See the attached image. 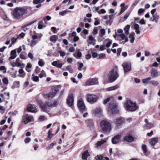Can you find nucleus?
<instances>
[{
	"mask_svg": "<svg viewBox=\"0 0 160 160\" xmlns=\"http://www.w3.org/2000/svg\"><path fill=\"white\" fill-rule=\"evenodd\" d=\"M110 102L108 106V110L110 111L112 114L117 113L118 112L117 105L114 102L113 97H110L104 100L103 103L104 104Z\"/></svg>",
	"mask_w": 160,
	"mask_h": 160,
	"instance_id": "f257e3e1",
	"label": "nucleus"
},
{
	"mask_svg": "<svg viewBox=\"0 0 160 160\" xmlns=\"http://www.w3.org/2000/svg\"><path fill=\"white\" fill-rule=\"evenodd\" d=\"M101 129L103 132L107 134H108L112 129L111 123L107 120L104 119L102 120L100 123Z\"/></svg>",
	"mask_w": 160,
	"mask_h": 160,
	"instance_id": "f03ea898",
	"label": "nucleus"
},
{
	"mask_svg": "<svg viewBox=\"0 0 160 160\" xmlns=\"http://www.w3.org/2000/svg\"><path fill=\"white\" fill-rule=\"evenodd\" d=\"M27 12L26 10L21 8H17L13 10V15L15 18L19 19L22 17L23 15Z\"/></svg>",
	"mask_w": 160,
	"mask_h": 160,
	"instance_id": "7ed1b4c3",
	"label": "nucleus"
},
{
	"mask_svg": "<svg viewBox=\"0 0 160 160\" xmlns=\"http://www.w3.org/2000/svg\"><path fill=\"white\" fill-rule=\"evenodd\" d=\"M119 74L117 72L116 69H112L109 72L108 74L109 81L112 82L115 81L119 77Z\"/></svg>",
	"mask_w": 160,
	"mask_h": 160,
	"instance_id": "20e7f679",
	"label": "nucleus"
},
{
	"mask_svg": "<svg viewBox=\"0 0 160 160\" xmlns=\"http://www.w3.org/2000/svg\"><path fill=\"white\" fill-rule=\"evenodd\" d=\"M138 106L136 103L133 102L130 100H128L126 103V108L127 110L133 112L137 110Z\"/></svg>",
	"mask_w": 160,
	"mask_h": 160,
	"instance_id": "39448f33",
	"label": "nucleus"
},
{
	"mask_svg": "<svg viewBox=\"0 0 160 160\" xmlns=\"http://www.w3.org/2000/svg\"><path fill=\"white\" fill-rule=\"evenodd\" d=\"M58 104V102L57 101H54L52 103L46 102L45 106L42 108V109L44 111L47 112L48 111L46 108L47 107L52 108L56 106Z\"/></svg>",
	"mask_w": 160,
	"mask_h": 160,
	"instance_id": "423d86ee",
	"label": "nucleus"
},
{
	"mask_svg": "<svg viewBox=\"0 0 160 160\" xmlns=\"http://www.w3.org/2000/svg\"><path fill=\"white\" fill-rule=\"evenodd\" d=\"M97 96L93 94H88L87 96V99L88 102L91 104L96 102L98 99Z\"/></svg>",
	"mask_w": 160,
	"mask_h": 160,
	"instance_id": "0eeeda50",
	"label": "nucleus"
},
{
	"mask_svg": "<svg viewBox=\"0 0 160 160\" xmlns=\"http://www.w3.org/2000/svg\"><path fill=\"white\" fill-rule=\"evenodd\" d=\"M125 72H127L131 70V64L129 62H125L122 65Z\"/></svg>",
	"mask_w": 160,
	"mask_h": 160,
	"instance_id": "6e6552de",
	"label": "nucleus"
},
{
	"mask_svg": "<svg viewBox=\"0 0 160 160\" xmlns=\"http://www.w3.org/2000/svg\"><path fill=\"white\" fill-rule=\"evenodd\" d=\"M23 121L25 124H26L28 122L33 121V118L31 116L28 115L27 114H25L23 117Z\"/></svg>",
	"mask_w": 160,
	"mask_h": 160,
	"instance_id": "1a4fd4ad",
	"label": "nucleus"
},
{
	"mask_svg": "<svg viewBox=\"0 0 160 160\" xmlns=\"http://www.w3.org/2000/svg\"><path fill=\"white\" fill-rule=\"evenodd\" d=\"M124 121L123 118L120 117H118L113 120V122L116 126L120 125L123 123Z\"/></svg>",
	"mask_w": 160,
	"mask_h": 160,
	"instance_id": "9d476101",
	"label": "nucleus"
},
{
	"mask_svg": "<svg viewBox=\"0 0 160 160\" xmlns=\"http://www.w3.org/2000/svg\"><path fill=\"white\" fill-rule=\"evenodd\" d=\"M27 110L29 112H35L38 110V109L34 105H29L27 107Z\"/></svg>",
	"mask_w": 160,
	"mask_h": 160,
	"instance_id": "9b49d317",
	"label": "nucleus"
},
{
	"mask_svg": "<svg viewBox=\"0 0 160 160\" xmlns=\"http://www.w3.org/2000/svg\"><path fill=\"white\" fill-rule=\"evenodd\" d=\"M98 83V80L96 78H91L88 80L86 82V85H92Z\"/></svg>",
	"mask_w": 160,
	"mask_h": 160,
	"instance_id": "f8f14e48",
	"label": "nucleus"
},
{
	"mask_svg": "<svg viewBox=\"0 0 160 160\" xmlns=\"http://www.w3.org/2000/svg\"><path fill=\"white\" fill-rule=\"evenodd\" d=\"M121 136L119 135H117L115 136L113 138L112 140V142L113 144H116L120 141Z\"/></svg>",
	"mask_w": 160,
	"mask_h": 160,
	"instance_id": "ddd939ff",
	"label": "nucleus"
},
{
	"mask_svg": "<svg viewBox=\"0 0 160 160\" xmlns=\"http://www.w3.org/2000/svg\"><path fill=\"white\" fill-rule=\"evenodd\" d=\"M74 98L73 95L71 94L68 98L67 102L68 104L70 106H72L73 103Z\"/></svg>",
	"mask_w": 160,
	"mask_h": 160,
	"instance_id": "4468645a",
	"label": "nucleus"
},
{
	"mask_svg": "<svg viewBox=\"0 0 160 160\" xmlns=\"http://www.w3.org/2000/svg\"><path fill=\"white\" fill-rule=\"evenodd\" d=\"M78 106L81 109L83 110L85 108V106L82 98H80L78 102Z\"/></svg>",
	"mask_w": 160,
	"mask_h": 160,
	"instance_id": "2eb2a0df",
	"label": "nucleus"
},
{
	"mask_svg": "<svg viewBox=\"0 0 160 160\" xmlns=\"http://www.w3.org/2000/svg\"><path fill=\"white\" fill-rule=\"evenodd\" d=\"M150 72L151 76L152 78H156L158 77V73L154 68H152L150 71Z\"/></svg>",
	"mask_w": 160,
	"mask_h": 160,
	"instance_id": "dca6fc26",
	"label": "nucleus"
},
{
	"mask_svg": "<svg viewBox=\"0 0 160 160\" xmlns=\"http://www.w3.org/2000/svg\"><path fill=\"white\" fill-rule=\"evenodd\" d=\"M92 112L93 114L97 115L100 114L102 112V110L100 108H97L92 110Z\"/></svg>",
	"mask_w": 160,
	"mask_h": 160,
	"instance_id": "f3484780",
	"label": "nucleus"
},
{
	"mask_svg": "<svg viewBox=\"0 0 160 160\" xmlns=\"http://www.w3.org/2000/svg\"><path fill=\"white\" fill-rule=\"evenodd\" d=\"M124 140L129 142H132L134 141V138L131 135H127L124 138Z\"/></svg>",
	"mask_w": 160,
	"mask_h": 160,
	"instance_id": "a211bd4d",
	"label": "nucleus"
},
{
	"mask_svg": "<svg viewBox=\"0 0 160 160\" xmlns=\"http://www.w3.org/2000/svg\"><path fill=\"white\" fill-rule=\"evenodd\" d=\"M37 21V20H35L34 21H32L29 23L25 24L22 27V28L23 29V30L24 32H25L28 29V28H26V27L34 23Z\"/></svg>",
	"mask_w": 160,
	"mask_h": 160,
	"instance_id": "6ab92c4d",
	"label": "nucleus"
},
{
	"mask_svg": "<svg viewBox=\"0 0 160 160\" xmlns=\"http://www.w3.org/2000/svg\"><path fill=\"white\" fill-rule=\"evenodd\" d=\"M43 97L47 100H50L54 98L53 95H52L50 92L48 94H44Z\"/></svg>",
	"mask_w": 160,
	"mask_h": 160,
	"instance_id": "aec40b11",
	"label": "nucleus"
},
{
	"mask_svg": "<svg viewBox=\"0 0 160 160\" xmlns=\"http://www.w3.org/2000/svg\"><path fill=\"white\" fill-rule=\"evenodd\" d=\"M158 141V138H155L150 139L149 140V143L150 145L153 146Z\"/></svg>",
	"mask_w": 160,
	"mask_h": 160,
	"instance_id": "412c9836",
	"label": "nucleus"
},
{
	"mask_svg": "<svg viewBox=\"0 0 160 160\" xmlns=\"http://www.w3.org/2000/svg\"><path fill=\"white\" fill-rule=\"evenodd\" d=\"M11 56L9 57V59H14L16 57V51L15 50H12L11 52Z\"/></svg>",
	"mask_w": 160,
	"mask_h": 160,
	"instance_id": "4be33fe9",
	"label": "nucleus"
},
{
	"mask_svg": "<svg viewBox=\"0 0 160 160\" xmlns=\"http://www.w3.org/2000/svg\"><path fill=\"white\" fill-rule=\"evenodd\" d=\"M88 151H85L82 154V158L83 159L86 160L88 157L89 156Z\"/></svg>",
	"mask_w": 160,
	"mask_h": 160,
	"instance_id": "5701e85b",
	"label": "nucleus"
},
{
	"mask_svg": "<svg viewBox=\"0 0 160 160\" xmlns=\"http://www.w3.org/2000/svg\"><path fill=\"white\" fill-rule=\"evenodd\" d=\"M118 85L110 87L106 89V90L108 91H110L112 90H115L118 88Z\"/></svg>",
	"mask_w": 160,
	"mask_h": 160,
	"instance_id": "b1692460",
	"label": "nucleus"
},
{
	"mask_svg": "<svg viewBox=\"0 0 160 160\" xmlns=\"http://www.w3.org/2000/svg\"><path fill=\"white\" fill-rule=\"evenodd\" d=\"M58 92L59 90L58 88H54L52 89L51 92L50 93L52 94V95H53V97H54Z\"/></svg>",
	"mask_w": 160,
	"mask_h": 160,
	"instance_id": "393cba45",
	"label": "nucleus"
},
{
	"mask_svg": "<svg viewBox=\"0 0 160 160\" xmlns=\"http://www.w3.org/2000/svg\"><path fill=\"white\" fill-rule=\"evenodd\" d=\"M52 129H50L48 132V136L47 138L48 140H50L53 136V134L52 133Z\"/></svg>",
	"mask_w": 160,
	"mask_h": 160,
	"instance_id": "a878e982",
	"label": "nucleus"
},
{
	"mask_svg": "<svg viewBox=\"0 0 160 160\" xmlns=\"http://www.w3.org/2000/svg\"><path fill=\"white\" fill-rule=\"evenodd\" d=\"M135 35L134 32L131 33L129 36V38H131L130 40V42L131 43H132L134 42L135 40V38L134 37V35Z\"/></svg>",
	"mask_w": 160,
	"mask_h": 160,
	"instance_id": "bb28decb",
	"label": "nucleus"
},
{
	"mask_svg": "<svg viewBox=\"0 0 160 160\" xmlns=\"http://www.w3.org/2000/svg\"><path fill=\"white\" fill-rule=\"evenodd\" d=\"M106 141L104 140H102L100 141H99L97 142L96 144V147H98L100 146L102 144L104 143Z\"/></svg>",
	"mask_w": 160,
	"mask_h": 160,
	"instance_id": "cd10ccee",
	"label": "nucleus"
},
{
	"mask_svg": "<svg viewBox=\"0 0 160 160\" xmlns=\"http://www.w3.org/2000/svg\"><path fill=\"white\" fill-rule=\"evenodd\" d=\"M58 39V37L56 35H52L50 38V40L52 42H56Z\"/></svg>",
	"mask_w": 160,
	"mask_h": 160,
	"instance_id": "c85d7f7f",
	"label": "nucleus"
},
{
	"mask_svg": "<svg viewBox=\"0 0 160 160\" xmlns=\"http://www.w3.org/2000/svg\"><path fill=\"white\" fill-rule=\"evenodd\" d=\"M153 127V125L151 123H147L144 126V128L145 129H150Z\"/></svg>",
	"mask_w": 160,
	"mask_h": 160,
	"instance_id": "c756f323",
	"label": "nucleus"
},
{
	"mask_svg": "<svg viewBox=\"0 0 160 160\" xmlns=\"http://www.w3.org/2000/svg\"><path fill=\"white\" fill-rule=\"evenodd\" d=\"M95 160H105V159L101 155H99L95 157Z\"/></svg>",
	"mask_w": 160,
	"mask_h": 160,
	"instance_id": "7c9ffc66",
	"label": "nucleus"
},
{
	"mask_svg": "<svg viewBox=\"0 0 160 160\" xmlns=\"http://www.w3.org/2000/svg\"><path fill=\"white\" fill-rule=\"evenodd\" d=\"M32 79L34 82H38L39 81V78L38 76H35V75L33 74L32 75Z\"/></svg>",
	"mask_w": 160,
	"mask_h": 160,
	"instance_id": "2f4dec72",
	"label": "nucleus"
},
{
	"mask_svg": "<svg viewBox=\"0 0 160 160\" xmlns=\"http://www.w3.org/2000/svg\"><path fill=\"white\" fill-rule=\"evenodd\" d=\"M45 0H34L33 3L35 4L41 3L43 2Z\"/></svg>",
	"mask_w": 160,
	"mask_h": 160,
	"instance_id": "473e14b6",
	"label": "nucleus"
},
{
	"mask_svg": "<svg viewBox=\"0 0 160 160\" xmlns=\"http://www.w3.org/2000/svg\"><path fill=\"white\" fill-rule=\"evenodd\" d=\"M149 82L152 85L155 86H157L159 85L158 82L154 80L151 81Z\"/></svg>",
	"mask_w": 160,
	"mask_h": 160,
	"instance_id": "72a5a7b5",
	"label": "nucleus"
},
{
	"mask_svg": "<svg viewBox=\"0 0 160 160\" xmlns=\"http://www.w3.org/2000/svg\"><path fill=\"white\" fill-rule=\"evenodd\" d=\"M38 64L39 66L42 67L44 65L45 62L42 59H40L38 62Z\"/></svg>",
	"mask_w": 160,
	"mask_h": 160,
	"instance_id": "f704fd0d",
	"label": "nucleus"
},
{
	"mask_svg": "<svg viewBox=\"0 0 160 160\" xmlns=\"http://www.w3.org/2000/svg\"><path fill=\"white\" fill-rule=\"evenodd\" d=\"M37 43V41L35 40H32L30 43V46L32 48L35 46Z\"/></svg>",
	"mask_w": 160,
	"mask_h": 160,
	"instance_id": "c9c22d12",
	"label": "nucleus"
},
{
	"mask_svg": "<svg viewBox=\"0 0 160 160\" xmlns=\"http://www.w3.org/2000/svg\"><path fill=\"white\" fill-rule=\"evenodd\" d=\"M142 148L144 152V153H146L147 151V148L146 146L144 144L142 145Z\"/></svg>",
	"mask_w": 160,
	"mask_h": 160,
	"instance_id": "e433bc0d",
	"label": "nucleus"
},
{
	"mask_svg": "<svg viewBox=\"0 0 160 160\" xmlns=\"http://www.w3.org/2000/svg\"><path fill=\"white\" fill-rule=\"evenodd\" d=\"M68 12H71V11H68L66 10L59 12V14L61 16H64Z\"/></svg>",
	"mask_w": 160,
	"mask_h": 160,
	"instance_id": "4c0bfd02",
	"label": "nucleus"
},
{
	"mask_svg": "<svg viewBox=\"0 0 160 160\" xmlns=\"http://www.w3.org/2000/svg\"><path fill=\"white\" fill-rule=\"evenodd\" d=\"M66 69L69 72L71 73H72L73 72V70L72 69L71 66H68L67 67Z\"/></svg>",
	"mask_w": 160,
	"mask_h": 160,
	"instance_id": "58836bf2",
	"label": "nucleus"
},
{
	"mask_svg": "<svg viewBox=\"0 0 160 160\" xmlns=\"http://www.w3.org/2000/svg\"><path fill=\"white\" fill-rule=\"evenodd\" d=\"M151 78L148 77L145 79H144L142 80V82L143 83H147L148 82L151 80Z\"/></svg>",
	"mask_w": 160,
	"mask_h": 160,
	"instance_id": "ea45409f",
	"label": "nucleus"
},
{
	"mask_svg": "<svg viewBox=\"0 0 160 160\" xmlns=\"http://www.w3.org/2000/svg\"><path fill=\"white\" fill-rule=\"evenodd\" d=\"M78 63L79 64V68H78V70L79 71H81L82 69L81 68L83 67V64L81 62H78Z\"/></svg>",
	"mask_w": 160,
	"mask_h": 160,
	"instance_id": "a19ab883",
	"label": "nucleus"
},
{
	"mask_svg": "<svg viewBox=\"0 0 160 160\" xmlns=\"http://www.w3.org/2000/svg\"><path fill=\"white\" fill-rule=\"evenodd\" d=\"M0 70L3 71V73H5L6 72V69L5 66H2L0 67Z\"/></svg>",
	"mask_w": 160,
	"mask_h": 160,
	"instance_id": "79ce46f5",
	"label": "nucleus"
},
{
	"mask_svg": "<svg viewBox=\"0 0 160 160\" xmlns=\"http://www.w3.org/2000/svg\"><path fill=\"white\" fill-rule=\"evenodd\" d=\"M32 66V64L29 63H28L27 64V66L26 68V70L28 72H29V71L28 70V68H31Z\"/></svg>",
	"mask_w": 160,
	"mask_h": 160,
	"instance_id": "37998d69",
	"label": "nucleus"
},
{
	"mask_svg": "<svg viewBox=\"0 0 160 160\" xmlns=\"http://www.w3.org/2000/svg\"><path fill=\"white\" fill-rule=\"evenodd\" d=\"M54 145V144L53 143H51L47 147L46 149L47 150H49L51 148H52Z\"/></svg>",
	"mask_w": 160,
	"mask_h": 160,
	"instance_id": "c03bdc74",
	"label": "nucleus"
},
{
	"mask_svg": "<svg viewBox=\"0 0 160 160\" xmlns=\"http://www.w3.org/2000/svg\"><path fill=\"white\" fill-rule=\"evenodd\" d=\"M2 81L5 84H7L8 83V81L7 78H4L2 79Z\"/></svg>",
	"mask_w": 160,
	"mask_h": 160,
	"instance_id": "a18cd8bd",
	"label": "nucleus"
},
{
	"mask_svg": "<svg viewBox=\"0 0 160 160\" xmlns=\"http://www.w3.org/2000/svg\"><path fill=\"white\" fill-rule=\"evenodd\" d=\"M46 117L43 116H40L39 119L41 121H43L46 119Z\"/></svg>",
	"mask_w": 160,
	"mask_h": 160,
	"instance_id": "49530a36",
	"label": "nucleus"
},
{
	"mask_svg": "<svg viewBox=\"0 0 160 160\" xmlns=\"http://www.w3.org/2000/svg\"><path fill=\"white\" fill-rule=\"evenodd\" d=\"M130 14V12H128L126 13V14L124 15L123 17V19H124V20H125L127 19V18L129 15Z\"/></svg>",
	"mask_w": 160,
	"mask_h": 160,
	"instance_id": "de8ad7c7",
	"label": "nucleus"
},
{
	"mask_svg": "<svg viewBox=\"0 0 160 160\" xmlns=\"http://www.w3.org/2000/svg\"><path fill=\"white\" fill-rule=\"evenodd\" d=\"M58 52L60 54V56H61V57H64L65 55V53L64 52H62V51H58Z\"/></svg>",
	"mask_w": 160,
	"mask_h": 160,
	"instance_id": "09e8293b",
	"label": "nucleus"
},
{
	"mask_svg": "<svg viewBox=\"0 0 160 160\" xmlns=\"http://www.w3.org/2000/svg\"><path fill=\"white\" fill-rule=\"evenodd\" d=\"M31 140V139L30 138H25L24 139V142L25 143H28Z\"/></svg>",
	"mask_w": 160,
	"mask_h": 160,
	"instance_id": "8fccbe9b",
	"label": "nucleus"
},
{
	"mask_svg": "<svg viewBox=\"0 0 160 160\" xmlns=\"http://www.w3.org/2000/svg\"><path fill=\"white\" fill-rule=\"evenodd\" d=\"M17 66L20 67L21 68H23L24 67L25 65L23 64H21L20 63L18 62L17 63Z\"/></svg>",
	"mask_w": 160,
	"mask_h": 160,
	"instance_id": "3c124183",
	"label": "nucleus"
},
{
	"mask_svg": "<svg viewBox=\"0 0 160 160\" xmlns=\"http://www.w3.org/2000/svg\"><path fill=\"white\" fill-rule=\"evenodd\" d=\"M18 37H17L16 38H15L14 37L12 38V39H11V41H12V44L16 42V41L18 40Z\"/></svg>",
	"mask_w": 160,
	"mask_h": 160,
	"instance_id": "603ef678",
	"label": "nucleus"
},
{
	"mask_svg": "<svg viewBox=\"0 0 160 160\" xmlns=\"http://www.w3.org/2000/svg\"><path fill=\"white\" fill-rule=\"evenodd\" d=\"M98 12L99 14H100L101 13L103 14L106 12V11L104 9H102L100 10V12L99 11H98Z\"/></svg>",
	"mask_w": 160,
	"mask_h": 160,
	"instance_id": "864d4df0",
	"label": "nucleus"
},
{
	"mask_svg": "<svg viewBox=\"0 0 160 160\" xmlns=\"http://www.w3.org/2000/svg\"><path fill=\"white\" fill-rule=\"evenodd\" d=\"M134 28L135 29V30H136L139 29V26L137 24H135L134 26Z\"/></svg>",
	"mask_w": 160,
	"mask_h": 160,
	"instance_id": "5fc2aeb1",
	"label": "nucleus"
},
{
	"mask_svg": "<svg viewBox=\"0 0 160 160\" xmlns=\"http://www.w3.org/2000/svg\"><path fill=\"white\" fill-rule=\"evenodd\" d=\"M105 56V54L104 53L101 54L99 55V57L98 59L102 58L104 57Z\"/></svg>",
	"mask_w": 160,
	"mask_h": 160,
	"instance_id": "6e6d98bb",
	"label": "nucleus"
},
{
	"mask_svg": "<svg viewBox=\"0 0 160 160\" xmlns=\"http://www.w3.org/2000/svg\"><path fill=\"white\" fill-rule=\"evenodd\" d=\"M144 10H145L142 8H140L138 10V14H141L144 11Z\"/></svg>",
	"mask_w": 160,
	"mask_h": 160,
	"instance_id": "4d7b16f0",
	"label": "nucleus"
},
{
	"mask_svg": "<svg viewBox=\"0 0 160 160\" xmlns=\"http://www.w3.org/2000/svg\"><path fill=\"white\" fill-rule=\"evenodd\" d=\"M120 37L122 39H124L126 38L125 35L123 33H121L119 35Z\"/></svg>",
	"mask_w": 160,
	"mask_h": 160,
	"instance_id": "13d9d810",
	"label": "nucleus"
},
{
	"mask_svg": "<svg viewBox=\"0 0 160 160\" xmlns=\"http://www.w3.org/2000/svg\"><path fill=\"white\" fill-rule=\"evenodd\" d=\"M112 43V41H109L106 44V47L107 48H109L111 45Z\"/></svg>",
	"mask_w": 160,
	"mask_h": 160,
	"instance_id": "bf43d9fd",
	"label": "nucleus"
},
{
	"mask_svg": "<svg viewBox=\"0 0 160 160\" xmlns=\"http://www.w3.org/2000/svg\"><path fill=\"white\" fill-rule=\"evenodd\" d=\"M139 23L141 24H145V22L144 20L143 19H142L140 20Z\"/></svg>",
	"mask_w": 160,
	"mask_h": 160,
	"instance_id": "052dcab7",
	"label": "nucleus"
},
{
	"mask_svg": "<svg viewBox=\"0 0 160 160\" xmlns=\"http://www.w3.org/2000/svg\"><path fill=\"white\" fill-rule=\"evenodd\" d=\"M100 31L102 35H105V30L104 29H101L100 30Z\"/></svg>",
	"mask_w": 160,
	"mask_h": 160,
	"instance_id": "680f3d73",
	"label": "nucleus"
},
{
	"mask_svg": "<svg viewBox=\"0 0 160 160\" xmlns=\"http://www.w3.org/2000/svg\"><path fill=\"white\" fill-rule=\"evenodd\" d=\"M82 53L80 52H77V57L78 58H80L82 56Z\"/></svg>",
	"mask_w": 160,
	"mask_h": 160,
	"instance_id": "e2e57ef3",
	"label": "nucleus"
},
{
	"mask_svg": "<svg viewBox=\"0 0 160 160\" xmlns=\"http://www.w3.org/2000/svg\"><path fill=\"white\" fill-rule=\"evenodd\" d=\"M98 30L96 28H94L93 30L92 33L94 35H96L98 33Z\"/></svg>",
	"mask_w": 160,
	"mask_h": 160,
	"instance_id": "0e129e2a",
	"label": "nucleus"
},
{
	"mask_svg": "<svg viewBox=\"0 0 160 160\" xmlns=\"http://www.w3.org/2000/svg\"><path fill=\"white\" fill-rule=\"evenodd\" d=\"M58 62V61H54L52 63V64L53 66H57Z\"/></svg>",
	"mask_w": 160,
	"mask_h": 160,
	"instance_id": "69168bd1",
	"label": "nucleus"
},
{
	"mask_svg": "<svg viewBox=\"0 0 160 160\" xmlns=\"http://www.w3.org/2000/svg\"><path fill=\"white\" fill-rule=\"evenodd\" d=\"M28 56L31 59H32L33 58V55L31 53H28Z\"/></svg>",
	"mask_w": 160,
	"mask_h": 160,
	"instance_id": "338daca9",
	"label": "nucleus"
},
{
	"mask_svg": "<svg viewBox=\"0 0 160 160\" xmlns=\"http://www.w3.org/2000/svg\"><path fill=\"white\" fill-rule=\"evenodd\" d=\"M130 28V25H128L126 26H125V27L124 28V30H128Z\"/></svg>",
	"mask_w": 160,
	"mask_h": 160,
	"instance_id": "774afa93",
	"label": "nucleus"
}]
</instances>
